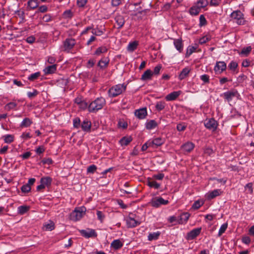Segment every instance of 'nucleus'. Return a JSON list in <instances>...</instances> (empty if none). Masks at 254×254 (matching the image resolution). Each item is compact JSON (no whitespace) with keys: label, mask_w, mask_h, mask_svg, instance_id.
Wrapping results in <instances>:
<instances>
[{"label":"nucleus","mask_w":254,"mask_h":254,"mask_svg":"<svg viewBox=\"0 0 254 254\" xmlns=\"http://www.w3.org/2000/svg\"><path fill=\"white\" fill-rule=\"evenodd\" d=\"M201 231V228H196L192 229L190 232L188 233L186 239L188 240H192L195 239L197 236H198Z\"/></svg>","instance_id":"obj_10"},{"label":"nucleus","mask_w":254,"mask_h":254,"mask_svg":"<svg viewBox=\"0 0 254 254\" xmlns=\"http://www.w3.org/2000/svg\"><path fill=\"white\" fill-rule=\"evenodd\" d=\"M252 48L250 46L244 48L241 51V54L242 55H247L251 51Z\"/></svg>","instance_id":"obj_59"},{"label":"nucleus","mask_w":254,"mask_h":254,"mask_svg":"<svg viewBox=\"0 0 254 254\" xmlns=\"http://www.w3.org/2000/svg\"><path fill=\"white\" fill-rule=\"evenodd\" d=\"M87 2V0H77V4L79 7H84Z\"/></svg>","instance_id":"obj_62"},{"label":"nucleus","mask_w":254,"mask_h":254,"mask_svg":"<svg viewBox=\"0 0 254 254\" xmlns=\"http://www.w3.org/2000/svg\"><path fill=\"white\" fill-rule=\"evenodd\" d=\"M190 71V69L189 67H187L182 69L180 74L179 75V78L180 80H182L185 79L189 74Z\"/></svg>","instance_id":"obj_27"},{"label":"nucleus","mask_w":254,"mask_h":254,"mask_svg":"<svg viewBox=\"0 0 254 254\" xmlns=\"http://www.w3.org/2000/svg\"><path fill=\"white\" fill-rule=\"evenodd\" d=\"M226 64L224 61H218L216 63L214 67L215 74H221L226 69Z\"/></svg>","instance_id":"obj_9"},{"label":"nucleus","mask_w":254,"mask_h":254,"mask_svg":"<svg viewBox=\"0 0 254 254\" xmlns=\"http://www.w3.org/2000/svg\"><path fill=\"white\" fill-rule=\"evenodd\" d=\"M165 102L164 101H159L156 103L155 108L158 111H162L165 108Z\"/></svg>","instance_id":"obj_43"},{"label":"nucleus","mask_w":254,"mask_h":254,"mask_svg":"<svg viewBox=\"0 0 254 254\" xmlns=\"http://www.w3.org/2000/svg\"><path fill=\"white\" fill-rule=\"evenodd\" d=\"M127 88V84H118L111 87L108 90V95L110 97H115L121 94L125 91Z\"/></svg>","instance_id":"obj_2"},{"label":"nucleus","mask_w":254,"mask_h":254,"mask_svg":"<svg viewBox=\"0 0 254 254\" xmlns=\"http://www.w3.org/2000/svg\"><path fill=\"white\" fill-rule=\"evenodd\" d=\"M107 50V48L106 47H100L96 49L94 53V55L99 56L102 53H106Z\"/></svg>","instance_id":"obj_42"},{"label":"nucleus","mask_w":254,"mask_h":254,"mask_svg":"<svg viewBox=\"0 0 254 254\" xmlns=\"http://www.w3.org/2000/svg\"><path fill=\"white\" fill-rule=\"evenodd\" d=\"M221 2V0H211L210 2V5L212 6H217L219 5Z\"/></svg>","instance_id":"obj_64"},{"label":"nucleus","mask_w":254,"mask_h":254,"mask_svg":"<svg viewBox=\"0 0 254 254\" xmlns=\"http://www.w3.org/2000/svg\"><path fill=\"white\" fill-rule=\"evenodd\" d=\"M238 96H239V93L238 91L235 89H232L227 92H224L221 95V96L223 97L224 99L228 102L231 101L234 97Z\"/></svg>","instance_id":"obj_7"},{"label":"nucleus","mask_w":254,"mask_h":254,"mask_svg":"<svg viewBox=\"0 0 254 254\" xmlns=\"http://www.w3.org/2000/svg\"><path fill=\"white\" fill-rule=\"evenodd\" d=\"M44 227L46 230L52 231L55 229V224L53 222L50 221L49 223H45Z\"/></svg>","instance_id":"obj_41"},{"label":"nucleus","mask_w":254,"mask_h":254,"mask_svg":"<svg viewBox=\"0 0 254 254\" xmlns=\"http://www.w3.org/2000/svg\"><path fill=\"white\" fill-rule=\"evenodd\" d=\"M164 177V174L163 173H159L153 175L152 179L155 180H162Z\"/></svg>","instance_id":"obj_52"},{"label":"nucleus","mask_w":254,"mask_h":254,"mask_svg":"<svg viewBox=\"0 0 254 254\" xmlns=\"http://www.w3.org/2000/svg\"><path fill=\"white\" fill-rule=\"evenodd\" d=\"M196 49V47L194 46H189L187 50L186 56L189 57L190 56Z\"/></svg>","instance_id":"obj_47"},{"label":"nucleus","mask_w":254,"mask_h":254,"mask_svg":"<svg viewBox=\"0 0 254 254\" xmlns=\"http://www.w3.org/2000/svg\"><path fill=\"white\" fill-rule=\"evenodd\" d=\"M149 141L150 144H151L152 146V147H153L154 145L156 146H160L162 145L165 142L164 139L161 137L155 138L151 140H150Z\"/></svg>","instance_id":"obj_18"},{"label":"nucleus","mask_w":254,"mask_h":254,"mask_svg":"<svg viewBox=\"0 0 254 254\" xmlns=\"http://www.w3.org/2000/svg\"><path fill=\"white\" fill-rule=\"evenodd\" d=\"M161 234L160 232L157 231L156 232L150 233L148 236V240L152 241L153 240H156L159 238Z\"/></svg>","instance_id":"obj_32"},{"label":"nucleus","mask_w":254,"mask_h":254,"mask_svg":"<svg viewBox=\"0 0 254 254\" xmlns=\"http://www.w3.org/2000/svg\"><path fill=\"white\" fill-rule=\"evenodd\" d=\"M134 115L139 120L144 119L147 116L146 108L144 107L135 110Z\"/></svg>","instance_id":"obj_12"},{"label":"nucleus","mask_w":254,"mask_h":254,"mask_svg":"<svg viewBox=\"0 0 254 254\" xmlns=\"http://www.w3.org/2000/svg\"><path fill=\"white\" fill-rule=\"evenodd\" d=\"M132 140V138L130 136H124L122 137L119 141V143L121 146L127 145Z\"/></svg>","instance_id":"obj_24"},{"label":"nucleus","mask_w":254,"mask_h":254,"mask_svg":"<svg viewBox=\"0 0 254 254\" xmlns=\"http://www.w3.org/2000/svg\"><path fill=\"white\" fill-rule=\"evenodd\" d=\"M106 104V100L103 97H99L92 102L88 106V111L95 113L101 110Z\"/></svg>","instance_id":"obj_1"},{"label":"nucleus","mask_w":254,"mask_h":254,"mask_svg":"<svg viewBox=\"0 0 254 254\" xmlns=\"http://www.w3.org/2000/svg\"><path fill=\"white\" fill-rule=\"evenodd\" d=\"M237 67L238 64L234 61H231L228 65V67L231 70H235Z\"/></svg>","instance_id":"obj_51"},{"label":"nucleus","mask_w":254,"mask_h":254,"mask_svg":"<svg viewBox=\"0 0 254 254\" xmlns=\"http://www.w3.org/2000/svg\"><path fill=\"white\" fill-rule=\"evenodd\" d=\"M97 169V167L95 165H92L88 167L87 171L89 173H94Z\"/></svg>","instance_id":"obj_56"},{"label":"nucleus","mask_w":254,"mask_h":254,"mask_svg":"<svg viewBox=\"0 0 254 254\" xmlns=\"http://www.w3.org/2000/svg\"><path fill=\"white\" fill-rule=\"evenodd\" d=\"M105 31V28L99 29L98 28H96L95 29H92L91 33L96 36H101L104 33Z\"/></svg>","instance_id":"obj_37"},{"label":"nucleus","mask_w":254,"mask_h":254,"mask_svg":"<svg viewBox=\"0 0 254 254\" xmlns=\"http://www.w3.org/2000/svg\"><path fill=\"white\" fill-rule=\"evenodd\" d=\"M76 44V41L72 38H66L63 43V51L66 53H70Z\"/></svg>","instance_id":"obj_5"},{"label":"nucleus","mask_w":254,"mask_h":254,"mask_svg":"<svg viewBox=\"0 0 254 254\" xmlns=\"http://www.w3.org/2000/svg\"><path fill=\"white\" fill-rule=\"evenodd\" d=\"M174 45L176 49L180 52H182L183 49V45L182 44V41L181 39H174Z\"/></svg>","instance_id":"obj_26"},{"label":"nucleus","mask_w":254,"mask_h":254,"mask_svg":"<svg viewBox=\"0 0 254 254\" xmlns=\"http://www.w3.org/2000/svg\"><path fill=\"white\" fill-rule=\"evenodd\" d=\"M210 40V38L207 36H203L199 39V43L200 44H203Z\"/></svg>","instance_id":"obj_57"},{"label":"nucleus","mask_w":254,"mask_h":254,"mask_svg":"<svg viewBox=\"0 0 254 254\" xmlns=\"http://www.w3.org/2000/svg\"><path fill=\"white\" fill-rule=\"evenodd\" d=\"M79 232L82 236L86 238L96 237L97 236V233L93 229L80 230Z\"/></svg>","instance_id":"obj_11"},{"label":"nucleus","mask_w":254,"mask_h":254,"mask_svg":"<svg viewBox=\"0 0 254 254\" xmlns=\"http://www.w3.org/2000/svg\"><path fill=\"white\" fill-rule=\"evenodd\" d=\"M86 210V209L84 206L75 209L70 214V220L74 221L79 220L85 215Z\"/></svg>","instance_id":"obj_3"},{"label":"nucleus","mask_w":254,"mask_h":254,"mask_svg":"<svg viewBox=\"0 0 254 254\" xmlns=\"http://www.w3.org/2000/svg\"><path fill=\"white\" fill-rule=\"evenodd\" d=\"M200 79L203 81L204 83H207L209 82V76L207 74H203L200 76Z\"/></svg>","instance_id":"obj_53"},{"label":"nucleus","mask_w":254,"mask_h":254,"mask_svg":"<svg viewBox=\"0 0 254 254\" xmlns=\"http://www.w3.org/2000/svg\"><path fill=\"white\" fill-rule=\"evenodd\" d=\"M15 13L21 19L20 22H24L25 21V12L24 10L21 9L17 10L15 11Z\"/></svg>","instance_id":"obj_38"},{"label":"nucleus","mask_w":254,"mask_h":254,"mask_svg":"<svg viewBox=\"0 0 254 254\" xmlns=\"http://www.w3.org/2000/svg\"><path fill=\"white\" fill-rule=\"evenodd\" d=\"M181 94V91H174L168 94L165 99L167 101H174L176 100Z\"/></svg>","instance_id":"obj_15"},{"label":"nucleus","mask_w":254,"mask_h":254,"mask_svg":"<svg viewBox=\"0 0 254 254\" xmlns=\"http://www.w3.org/2000/svg\"><path fill=\"white\" fill-rule=\"evenodd\" d=\"M29 206L26 205H21L17 208L18 213L20 215H23L26 213L29 209Z\"/></svg>","instance_id":"obj_35"},{"label":"nucleus","mask_w":254,"mask_h":254,"mask_svg":"<svg viewBox=\"0 0 254 254\" xmlns=\"http://www.w3.org/2000/svg\"><path fill=\"white\" fill-rule=\"evenodd\" d=\"M157 126V123L153 120H150L145 123V127L148 130L155 128Z\"/></svg>","instance_id":"obj_29"},{"label":"nucleus","mask_w":254,"mask_h":254,"mask_svg":"<svg viewBox=\"0 0 254 254\" xmlns=\"http://www.w3.org/2000/svg\"><path fill=\"white\" fill-rule=\"evenodd\" d=\"M204 125L206 128L212 131H215L218 126V123L213 118L206 119L204 121Z\"/></svg>","instance_id":"obj_8"},{"label":"nucleus","mask_w":254,"mask_h":254,"mask_svg":"<svg viewBox=\"0 0 254 254\" xmlns=\"http://www.w3.org/2000/svg\"><path fill=\"white\" fill-rule=\"evenodd\" d=\"M231 17L235 20L238 25H244L245 23L244 15L240 10L234 11L231 14Z\"/></svg>","instance_id":"obj_4"},{"label":"nucleus","mask_w":254,"mask_h":254,"mask_svg":"<svg viewBox=\"0 0 254 254\" xmlns=\"http://www.w3.org/2000/svg\"><path fill=\"white\" fill-rule=\"evenodd\" d=\"M169 201L165 200L161 197H156L152 198L149 202L150 204L153 207L158 208L162 205H166Z\"/></svg>","instance_id":"obj_6"},{"label":"nucleus","mask_w":254,"mask_h":254,"mask_svg":"<svg viewBox=\"0 0 254 254\" xmlns=\"http://www.w3.org/2000/svg\"><path fill=\"white\" fill-rule=\"evenodd\" d=\"M138 43L136 41H133L128 44L127 49L129 52L134 51L137 47Z\"/></svg>","instance_id":"obj_36"},{"label":"nucleus","mask_w":254,"mask_h":254,"mask_svg":"<svg viewBox=\"0 0 254 254\" xmlns=\"http://www.w3.org/2000/svg\"><path fill=\"white\" fill-rule=\"evenodd\" d=\"M42 162L43 164L51 165L53 163V160L50 158H44L42 160Z\"/></svg>","instance_id":"obj_63"},{"label":"nucleus","mask_w":254,"mask_h":254,"mask_svg":"<svg viewBox=\"0 0 254 254\" xmlns=\"http://www.w3.org/2000/svg\"><path fill=\"white\" fill-rule=\"evenodd\" d=\"M147 185L150 187L154 189H158L160 187V184L157 183L155 180L152 178H148Z\"/></svg>","instance_id":"obj_21"},{"label":"nucleus","mask_w":254,"mask_h":254,"mask_svg":"<svg viewBox=\"0 0 254 254\" xmlns=\"http://www.w3.org/2000/svg\"><path fill=\"white\" fill-rule=\"evenodd\" d=\"M194 147V144L191 142H187L181 146V149L184 152H190Z\"/></svg>","instance_id":"obj_14"},{"label":"nucleus","mask_w":254,"mask_h":254,"mask_svg":"<svg viewBox=\"0 0 254 254\" xmlns=\"http://www.w3.org/2000/svg\"><path fill=\"white\" fill-rule=\"evenodd\" d=\"M200 10L201 9L195 5L190 7L189 12L191 15H197L200 12Z\"/></svg>","instance_id":"obj_34"},{"label":"nucleus","mask_w":254,"mask_h":254,"mask_svg":"<svg viewBox=\"0 0 254 254\" xmlns=\"http://www.w3.org/2000/svg\"><path fill=\"white\" fill-rule=\"evenodd\" d=\"M5 143H10L14 140V136L11 134H6L2 137Z\"/></svg>","instance_id":"obj_40"},{"label":"nucleus","mask_w":254,"mask_h":254,"mask_svg":"<svg viewBox=\"0 0 254 254\" xmlns=\"http://www.w3.org/2000/svg\"><path fill=\"white\" fill-rule=\"evenodd\" d=\"M190 214L188 212H184L182 213L180 216H178V223L180 224H186L189 217Z\"/></svg>","instance_id":"obj_13"},{"label":"nucleus","mask_w":254,"mask_h":254,"mask_svg":"<svg viewBox=\"0 0 254 254\" xmlns=\"http://www.w3.org/2000/svg\"><path fill=\"white\" fill-rule=\"evenodd\" d=\"M208 4V1L207 0H199L197 1L196 5L200 9L202 8L206 7Z\"/></svg>","instance_id":"obj_39"},{"label":"nucleus","mask_w":254,"mask_h":254,"mask_svg":"<svg viewBox=\"0 0 254 254\" xmlns=\"http://www.w3.org/2000/svg\"><path fill=\"white\" fill-rule=\"evenodd\" d=\"M153 75V72L150 69H147L141 75V79L142 80H149Z\"/></svg>","instance_id":"obj_30"},{"label":"nucleus","mask_w":254,"mask_h":254,"mask_svg":"<svg viewBox=\"0 0 254 254\" xmlns=\"http://www.w3.org/2000/svg\"><path fill=\"white\" fill-rule=\"evenodd\" d=\"M221 191L220 190H214L207 193V198L208 199H212L216 196L220 195Z\"/></svg>","instance_id":"obj_25"},{"label":"nucleus","mask_w":254,"mask_h":254,"mask_svg":"<svg viewBox=\"0 0 254 254\" xmlns=\"http://www.w3.org/2000/svg\"><path fill=\"white\" fill-rule=\"evenodd\" d=\"M64 15L65 18H71L73 16V13L71 10H66L64 12Z\"/></svg>","instance_id":"obj_60"},{"label":"nucleus","mask_w":254,"mask_h":254,"mask_svg":"<svg viewBox=\"0 0 254 254\" xmlns=\"http://www.w3.org/2000/svg\"><path fill=\"white\" fill-rule=\"evenodd\" d=\"M31 187L28 185L25 184L23 185L21 188V190L23 193H28L31 190Z\"/></svg>","instance_id":"obj_49"},{"label":"nucleus","mask_w":254,"mask_h":254,"mask_svg":"<svg viewBox=\"0 0 254 254\" xmlns=\"http://www.w3.org/2000/svg\"><path fill=\"white\" fill-rule=\"evenodd\" d=\"M73 125L74 127L78 128L80 126V120L79 118H76L73 120Z\"/></svg>","instance_id":"obj_50"},{"label":"nucleus","mask_w":254,"mask_h":254,"mask_svg":"<svg viewBox=\"0 0 254 254\" xmlns=\"http://www.w3.org/2000/svg\"><path fill=\"white\" fill-rule=\"evenodd\" d=\"M178 217H176L175 216H172L168 218V220L170 223H178Z\"/></svg>","instance_id":"obj_61"},{"label":"nucleus","mask_w":254,"mask_h":254,"mask_svg":"<svg viewBox=\"0 0 254 254\" xmlns=\"http://www.w3.org/2000/svg\"><path fill=\"white\" fill-rule=\"evenodd\" d=\"M207 21L203 15H200L199 16V26H202L206 24Z\"/></svg>","instance_id":"obj_54"},{"label":"nucleus","mask_w":254,"mask_h":254,"mask_svg":"<svg viewBox=\"0 0 254 254\" xmlns=\"http://www.w3.org/2000/svg\"><path fill=\"white\" fill-rule=\"evenodd\" d=\"M187 128V125L184 123H179L177 126V129L179 131H184Z\"/></svg>","instance_id":"obj_48"},{"label":"nucleus","mask_w":254,"mask_h":254,"mask_svg":"<svg viewBox=\"0 0 254 254\" xmlns=\"http://www.w3.org/2000/svg\"><path fill=\"white\" fill-rule=\"evenodd\" d=\"M115 20L118 25V28L120 29L124 26L125 20L123 15L120 14L117 15L115 18Z\"/></svg>","instance_id":"obj_19"},{"label":"nucleus","mask_w":254,"mask_h":254,"mask_svg":"<svg viewBox=\"0 0 254 254\" xmlns=\"http://www.w3.org/2000/svg\"><path fill=\"white\" fill-rule=\"evenodd\" d=\"M39 4L38 0H29L27 2V8L29 10H33L38 7Z\"/></svg>","instance_id":"obj_23"},{"label":"nucleus","mask_w":254,"mask_h":254,"mask_svg":"<svg viewBox=\"0 0 254 254\" xmlns=\"http://www.w3.org/2000/svg\"><path fill=\"white\" fill-rule=\"evenodd\" d=\"M40 75L41 73L39 71L36 72L30 75L28 77V79L30 81H34L37 79Z\"/></svg>","instance_id":"obj_44"},{"label":"nucleus","mask_w":254,"mask_h":254,"mask_svg":"<svg viewBox=\"0 0 254 254\" xmlns=\"http://www.w3.org/2000/svg\"><path fill=\"white\" fill-rule=\"evenodd\" d=\"M57 70V65L55 64H53L51 65H49L47 66L44 70L45 74H52Z\"/></svg>","instance_id":"obj_22"},{"label":"nucleus","mask_w":254,"mask_h":254,"mask_svg":"<svg viewBox=\"0 0 254 254\" xmlns=\"http://www.w3.org/2000/svg\"><path fill=\"white\" fill-rule=\"evenodd\" d=\"M96 214L98 219L101 223H103L105 218V215L104 213L101 211L97 210Z\"/></svg>","instance_id":"obj_45"},{"label":"nucleus","mask_w":254,"mask_h":254,"mask_svg":"<svg viewBox=\"0 0 254 254\" xmlns=\"http://www.w3.org/2000/svg\"><path fill=\"white\" fill-rule=\"evenodd\" d=\"M52 181V179L50 177H42L40 179V183L42 184L45 187L50 186Z\"/></svg>","instance_id":"obj_28"},{"label":"nucleus","mask_w":254,"mask_h":254,"mask_svg":"<svg viewBox=\"0 0 254 254\" xmlns=\"http://www.w3.org/2000/svg\"><path fill=\"white\" fill-rule=\"evenodd\" d=\"M118 126L123 128H126L127 127V123L123 120H120L118 122Z\"/></svg>","instance_id":"obj_55"},{"label":"nucleus","mask_w":254,"mask_h":254,"mask_svg":"<svg viewBox=\"0 0 254 254\" xmlns=\"http://www.w3.org/2000/svg\"><path fill=\"white\" fill-rule=\"evenodd\" d=\"M123 246V244L119 239L114 240L111 244V247L115 250H118L121 248Z\"/></svg>","instance_id":"obj_31"},{"label":"nucleus","mask_w":254,"mask_h":254,"mask_svg":"<svg viewBox=\"0 0 254 254\" xmlns=\"http://www.w3.org/2000/svg\"><path fill=\"white\" fill-rule=\"evenodd\" d=\"M227 227L228 224L227 223H224L221 226L218 232L219 236H220L223 233H224L225 232L227 228Z\"/></svg>","instance_id":"obj_46"},{"label":"nucleus","mask_w":254,"mask_h":254,"mask_svg":"<svg viewBox=\"0 0 254 254\" xmlns=\"http://www.w3.org/2000/svg\"><path fill=\"white\" fill-rule=\"evenodd\" d=\"M110 60L108 57L102 58L98 63L97 65L101 69H103L107 67Z\"/></svg>","instance_id":"obj_17"},{"label":"nucleus","mask_w":254,"mask_h":254,"mask_svg":"<svg viewBox=\"0 0 254 254\" xmlns=\"http://www.w3.org/2000/svg\"><path fill=\"white\" fill-rule=\"evenodd\" d=\"M127 225L129 228H133L140 224V222L134 218L129 217L126 219Z\"/></svg>","instance_id":"obj_16"},{"label":"nucleus","mask_w":254,"mask_h":254,"mask_svg":"<svg viewBox=\"0 0 254 254\" xmlns=\"http://www.w3.org/2000/svg\"><path fill=\"white\" fill-rule=\"evenodd\" d=\"M91 127V123L88 120L86 119L83 121L81 125L82 129L86 132L90 131Z\"/></svg>","instance_id":"obj_20"},{"label":"nucleus","mask_w":254,"mask_h":254,"mask_svg":"<svg viewBox=\"0 0 254 254\" xmlns=\"http://www.w3.org/2000/svg\"><path fill=\"white\" fill-rule=\"evenodd\" d=\"M32 124V121L28 118H24L20 124V127H27Z\"/></svg>","instance_id":"obj_33"},{"label":"nucleus","mask_w":254,"mask_h":254,"mask_svg":"<svg viewBox=\"0 0 254 254\" xmlns=\"http://www.w3.org/2000/svg\"><path fill=\"white\" fill-rule=\"evenodd\" d=\"M202 203L199 200L195 201L192 205V208L193 209H197L200 207Z\"/></svg>","instance_id":"obj_58"}]
</instances>
